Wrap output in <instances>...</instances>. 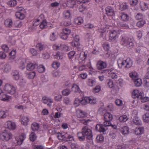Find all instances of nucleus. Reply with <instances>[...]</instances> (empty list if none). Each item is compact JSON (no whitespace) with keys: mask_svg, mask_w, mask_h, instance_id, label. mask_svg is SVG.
<instances>
[{"mask_svg":"<svg viewBox=\"0 0 149 149\" xmlns=\"http://www.w3.org/2000/svg\"><path fill=\"white\" fill-rule=\"evenodd\" d=\"M117 63L120 68L123 67L125 68H129L132 65V61L130 58H128L126 60H124L122 58H119L117 61Z\"/></svg>","mask_w":149,"mask_h":149,"instance_id":"nucleus-1","label":"nucleus"},{"mask_svg":"<svg viewBox=\"0 0 149 149\" xmlns=\"http://www.w3.org/2000/svg\"><path fill=\"white\" fill-rule=\"evenodd\" d=\"M12 137V134L6 130L0 133V139L1 140L4 142L8 141Z\"/></svg>","mask_w":149,"mask_h":149,"instance_id":"nucleus-2","label":"nucleus"},{"mask_svg":"<svg viewBox=\"0 0 149 149\" xmlns=\"http://www.w3.org/2000/svg\"><path fill=\"white\" fill-rule=\"evenodd\" d=\"M57 137L58 139L60 140L65 141H74V136L72 135L67 136L64 133L59 132L57 134Z\"/></svg>","mask_w":149,"mask_h":149,"instance_id":"nucleus-3","label":"nucleus"},{"mask_svg":"<svg viewBox=\"0 0 149 149\" xmlns=\"http://www.w3.org/2000/svg\"><path fill=\"white\" fill-rule=\"evenodd\" d=\"M82 132L86 139L89 140L92 139L93 135L92 131L87 126H85L82 129Z\"/></svg>","mask_w":149,"mask_h":149,"instance_id":"nucleus-4","label":"nucleus"},{"mask_svg":"<svg viewBox=\"0 0 149 149\" xmlns=\"http://www.w3.org/2000/svg\"><path fill=\"white\" fill-rule=\"evenodd\" d=\"M4 90L11 95H14L16 93V88L13 86L8 84H6Z\"/></svg>","mask_w":149,"mask_h":149,"instance_id":"nucleus-5","label":"nucleus"},{"mask_svg":"<svg viewBox=\"0 0 149 149\" xmlns=\"http://www.w3.org/2000/svg\"><path fill=\"white\" fill-rule=\"evenodd\" d=\"M109 34V41L110 42H113L118 38L119 33L118 31L112 30L110 31Z\"/></svg>","mask_w":149,"mask_h":149,"instance_id":"nucleus-6","label":"nucleus"},{"mask_svg":"<svg viewBox=\"0 0 149 149\" xmlns=\"http://www.w3.org/2000/svg\"><path fill=\"white\" fill-rule=\"evenodd\" d=\"M106 14L109 17H112L115 15L114 8L111 6H108L105 8Z\"/></svg>","mask_w":149,"mask_h":149,"instance_id":"nucleus-7","label":"nucleus"},{"mask_svg":"<svg viewBox=\"0 0 149 149\" xmlns=\"http://www.w3.org/2000/svg\"><path fill=\"white\" fill-rule=\"evenodd\" d=\"M6 127L10 130H15L16 127L15 123L10 120H8L5 123Z\"/></svg>","mask_w":149,"mask_h":149,"instance_id":"nucleus-8","label":"nucleus"},{"mask_svg":"<svg viewBox=\"0 0 149 149\" xmlns=\"http://www.w3.org/2000/svg\"><path fill=\"white\" fill-rule=\"evenodd\" d=\"M74 41L70 42L71 45L74 47L79 48L80 45L79 41L80 38L79 36L76 35L74 38Z\"/></svg>","mask_w":149,"mask_h":149,"instance_id":"nucleus-9","label":"nucleus"},{"mask_svg":"<svg viewBox=\"0 0 149 149\" xmlns=\"http://www.w3.org/2000/svg\"><path fill=\"white\" fill-rule=\"evenodd\" d=\"M26 135L24 133L20 135L15 137V140L17 145H20L25 139Z\"/></svg>","mask_w":149,"mask_h":149,"instance_id":"nucleus-10","label":"nucleus"},{"mask_svg":"<svg viewBox=\"0 0 149 149\" xmlns=\"http://www.w3.org/2000/svg\"><path fill=\"white\" fill-rule=\"evenodd\" d=\"M87 61L88 63L86 65L83 64L81 65H80L79 67V70L82 71L85 70L87 68H88L91 71H92L93 70V68L91 66L90 60H88Z\"/></svg>","mask_w":149,"mask_h":149,"instance_id":"nucleus-11","label":"nucleus"},{"mask_svg":"<svg viewBox=\"0 0 149 149\" xmlns=\"http://www.w3.org/2000/svg\"><path fill=\"white\" fill-rule=\"evenodd\" d=\"M108 72L109 76L112 78L115 79L117 78L118 76L117 74L118 73V71L116 69L111 68L108 70Z\"/></svg>","mask_w":149,"mask_h":149,"instance_id":"nucleus-12","label":"nucleus"},{"mask_svg":"<svg viewBox=\"0 0 149 149\" xmlns=\"http://www.w3.org/2000/svg\"><path fill=\"white\" fill-rule=\"evenodd\" d=\"M45 16L43 14H41L38 17L37 19H35L33 20V25L34 26H37L39 24L42 22L44 20Z\"/></svg>","mask_w":149,"mask_h":149,"instance_id":"nucleus-13","label":"nucleus"},{"mask_svg":"<svg viewBox=\"0 0 149 149\" xmlns=\"http://www.w3.org/2000/svg\"><path fill=\"white\" fill-rule=\"evenodd\" d=\"M79 55V63L81 62L83 64H84L87 60L86 59L87 54H86L84 52H82L80 53Z\"/></svg>","mask_w":149,"mask_h":149,"instance_id":"nucleus-14","label":"nucleus"},{"mask_svg":"<svg viewBox=\"0 0 149 149\" xmlns=\"http://www.w3.org/2000/svg\"><path fill=\"white\" fill-rule=\"evenodd\" d=\"M85 100L87 102V104L89 103L91 104H94L96 103V99L93 97H84Z\"/></svg>","mask_w":149,"mask_h":149,"instance_id":"nucleus-15","label":"nucleus"},{"mask_svg":"<svg viewBox=\"0 0 149 149\" xmlns=\"http://www.w3.org/2000/svg\"><path fill=\"white\" fill-rule=\"evenodd\" d=\"M42 100L44 104H47V106L50 107L52 105V103L53 102L52 99L48 97L44 96L42 97Z\"/></svg>","mask_w":149,"mask_h":149,"instance_id":"nucleus-16","label":"nucleus"},{"mask_svg":"<svg viewBox=\"0 0 149 149\" xmlns=\"http://www.w3.org/2000/svg\"><path fill=\"white\" fill-rule=\"evenodd\" d=\"M121 40L120 44L121 45L126 46L127 43H128L129 39L125 35L122 36H121Z\"/></svg>","mask_w":149,"mask_h":149,"instance_id":"nucleus-17","label":"nucleus"},{"mask_svg":"<svg viewBox=\"0 0 149 149\" xmlns=\"http://www.w3.org/2000/svg\"><path fill=\"white\" fill-rule=\"evenodd\" d=\"M120 17L121 20L124 22H127L130 19L129 15L123 12L121 13Z\"/></svg>","mask_w":149,"mask_h":149,"instance_id":"nucleus-18","label":"nucleus"},{"mask_svg":"<svg viewBox=\"0 0 149 149\" xmlns=\"http://www.w3.org/2000/svg\"><path fill=\"white\" fill-rule=\"evenodd\" d=\"M97 66L98 69L101 70L106 68L107 64L104 62L102 61H99L97 62Z\"/></svg>","mask_w":149,"mask_h":149,"instance_id":"nucleus-19","label":"nucleus"},{"mask_svg":"<svg viewBox=\"0 0 149 149\" xmlns=\"http://www.w3.org/2000/svg\"><path fill=\"white\" fill-rule=\"evenodd\" d=\"M95 129L98 131L100 132H104L105 131V129L104 125L101 124H97L96 125Z\"/></svg>","mask_w":149,"mask_h":149,"instance_id":"nucleus-20","label":"nucleus"},{"mask_svg":"<svg viewBox=\"0 0 149 149\" xmlns=\"http://www.w3.org/2000/svg\"><path fill=\"white\" fill-rule=\"evenodd\" d=\"M120 130L122 134L123 135L127 134L129 132V128L127 126H124L121 127Z\"/></svg>","mask_w":149,"mask_h":149,"instance_id":"nucleus-21","label":"nucleus"},{"mask_svg":"<svg viewBox=\"0 0 149 149\" xmlns=\"http://www.w3.org/2000/svg\"><path fill=\"white\" fill-rule=\"evenodd\" d=\"M29 119L26 116H23L21 118V122L22 125L26 126L28 125Z\"/></svg>","mask_w":149,"mask_h":149,"instance_id":"nucleus-22","label":"nucleus"},{"mask_svg":"<svg viewBox=\"0 0 149 149\" xmlns=\"http://www.w3.org/2000/svg\"><path fill=\"white\" fill-rule=\"evenodd\" d=\"M10 97L2 92L0 94V99L2 101H6L9 100Z\"/></svg>","mask_w":149,"mask_h":149,"instance_id":"nucleus-23","label":"nucleus"},{"mask_svg":"<svg viewBox=\"0 0 149 149\" xmlns=\"http://www.w3.org/2000/svg\"><path fill=\"white\" fill-rule=\"evenodd\" d=\"M77 112V116L79 118L84 117L87 116V113L86 112L80 109L78 110Z\"/></svg>","mask_w":149,"mask_h":149,"instance_id":"nucleus-24","label":"nucleus"},{"mask_svg":"<svg viewBox=\"0 0 149 149\" xmlns=\"http://www.w3.org/2000/svg\"><path fill=\"white\" fill-rule=\"evenodd\" d=\"M128 119V115L124 114L120 116L119 120L120 122H125L127 121Z\"/></svg>","mask_w":149,"mask_h":149,"instance_id":"nucleus-25","label":"nucleus"},{"mask_svg":"<svg viewBox=\"0 0 149 149\" xmlns=\"http://www.w3.org/2000/svg\"><path fill=\"white\" fill-rule=\"evenodd\" d=\"M144 132V128L142 127H137L135 130V133L137 135H141Z\"/></svg>","mask_w":149,"mask_h":149,"instance_id":"nucleus-26","label":"nucleus"},{"mask_svg":"<svg viewBox=\"0 0 149 149\" xmlns=\"http://www.w3.org/2000/svg\"><path fill=\"white\" fill-rule=\"evenodd\" d=\"M37 66L36 63H29L27 64L26 66V69L28 70H33Z\"/></svg>","mask_w":149,"mask_h":149,"instance_id":"nucleus-27","label":"nucleus"},{"mask_svg":"<svg viewBox=\"0 0 149 149\" xmlns=\"http://www.w3.org/2000/svg\"><path fill=\"white\" fill-rule=\"evenodd\" d=\"M141 93V92L139 93L138 90H134L132 93V96L133 98H137L139 99Z\"/></svg>","mask_w":149,"mask_h":149,"instance_id":"nucleus-28","label":"nucleus"},{"mask_svg":"<svg viewBox=\"0 0 149 149\" xmlns=\"http://www.w3.org/2000/svg\"><path fill=\"white\" fill-rule=\"evenodd\" d=\"M13 78L15 80H17L19 78V72L17 70H14L11 73Z\"/></svg>","mask_w":149,"mask_h":149,"instance_id":"nucleus-29","label":"nucleus"},{"mask_svg":"<svg viewBox=\"0 0 149 149\" xmlns=\"http://www.w3.org/2000/svg\"><path fill=\"white\" fill-rule=\"evenodd\" d=\"M74 22L78 25H80L83 23L84 20L82 17H78L74 19Z\"/></svg>","mask_w":149,"mask_h":149,"instance_id":"nucleus-30","label":"nucleus"},{"mask_svg":"<svg viewBox=\"0 0 149 149\" xmlns=\"http://www.w3.org/2000/svg\"><path fill=\"white\" fill-rule=\"evenodd\" d=\"M104 120L111 121L113 118L112 115L109 112L105 113L104 115Z\"/></svg>","mask_w":149,"mask_h":149,"instance_id":"nucleus-31","label":"nucleus"},{"mask_svg":"<svg viewBox=\"0 0 149 149\" xmlns=\"http://www.w3.org/2000/svg\"><path fill=\"white\" fill-rule=\"evenodd\" d=\"M118 26L122 29H127L129 28V26L126 24L122 22H118L117 23Z\"/></svg>","mask_w":149,"mask_h":149,"instance_id":"nucleus-32","label":"nucleus"},{"mask_svg":"<svg viewBox=\"0 0 149 149\" xmlns=\"http://www.w3.org/2000/svg\"><path fill=\"white\" fill-rule=\"evenodd\" d=\"M140 95H141L140 96V98L139 99L141 100L142 102H144L149 101V97H144V95L143 92H141Z\"/></svg>","mask_w":149,"mask_h":149,"instance_id":"nucleus-33","label":"nucleus"},{"mask_svg":"<svg viewBox=\"0 0 149 149\" xmlns=\"http://www.w3.org/2000/svg\"><path fill=\"white\" fill-rule=\"evenodd\" d=\"M13 22L11 19H8L6 20L4 22V24L5 26L7 27H10L12 26Z\"/></svg>","mask_w":149,"mask_h":149,"instance_id":"nucleus-34","label":"nucleus"},{"mask_svg":"<svg viewBox=\"0 0 149 149\" xmlns=\"http://www.w3.org/2000/svg\"><path fill=\"white\" fill-rule=\"evenodd\" d=\"M71 13L69 10H65L63 11V16L64 18L68 19L71 17Z\"/></svg>","mask_w":149,"mask_h":149,"instance_id":"nucleus-35","label":"nucleus"},{"mask_svg":"<svg viewBox=\"0 0 149 149\" xmlns=\"http://www.w3.org/2000/svg\"><path fill=\"white\" fill-rule=\"evenodd\" d=\"M134 82L135 86L137 87L140 86L142 84L141 79L138 78L134 80Z\"/></svg>","mask_w":149,"mask_h":149,"instance_id":"nucleus-36","label":"nucleus"},{"mask_svg":"<svg viewBox=\"0 0 149 149\" xmlns=\"http://www.w3.org/2000/svg\"><path fill=\"white\" fill-rule=\"evenodd\" d=\"M58 37L57 33L56 32H53L50 35L49 39L51 41H54Z\"/></svg>","mask_w":149,"mask_h":149,"instance_id":"nucleus-37","label":"nucleus"},{"mask_svg":"<svg viewBox=\"0 0 149 149\" xmlns=\"http://www.w3.org/2000/svg\"><path fill=\"white\" fill-rule=\"evenodd\" d=\"M140 6L141 10L143 11L147 10L148 8V5L143 2L140 3Z\"/></svg>","mask_w":149,"mask_h":149,"instance_id":"nucleus-38","label":"nucleus"},{"mask_svg":"<svg viewBox=\"0 0 149 149\" xmlns=\"http://www.w3.org/2000/svg\"><path fill=\"white\" fill-rule=\"evenodd\" d=\"M77 135L78 139L80 141H83L85 139V136L82 131L78 132Z\"/></svg>","mask_w":149,"mask_h":149,"instance_id":"nucleus-39","label":"nucleus"},{"mask_svg":"<svg viewBox=\"0 0 149 149\" xmlns=\"http://www.w3.org/2000/svg\"><path fill=\"white\" fill-rule=\"evenodd\" d=\"M134 123L136 125H140L141 124V121L138 117H135L133 119Z\"/></svg>","mask_w":149,"mask_h":149,"instance_id":"nucleus-40","label":"nucleus"},{"mask_svg":"<svg viewBox=\"0 0 149 149\" xmlns=\"http://www.w3.org/2000/svg\"><path fill=\"white\" fill-rule=\"evenodd\" d=\"M15 16L17 18L21 19H23L25 17L24 15V14L21 13L20 12H16L15 13Z\"/></svg>","mask_w":149,"mask_h":149,"instance_id":"nucleus-41","label":"nucleus"},{"mask_svg":"<svg viewBox=\"0 0 149 149\" xmlns=\"http://www.w3.org/2000/svg\"><path fill=\"white\" fill-rule=\"evenodd\" d=\"M45 46L43 43H38L37 44L36 47L37 50L41 51L43 49Z\"/></svg>","mask_w":149,"mask_h":149,"instance_id":"nucleus-42","label":"nucleus"},{"mask_svg":"<svg viewBox=\"0 0 149 149\" xmlns=\"http://www.w3.org/2000/svg\"><path fill=\"white\" fill-rule=\"evenodd\" d=\"M39 127V125L36 123H33L31 125V128L33 131L38 130Z\"/></svg>","mask_w":149,"mask_h":149,"instance_id":"nucleus-43","label":"nucleus"},{"mask_svg":"<svg viewBox=\"0 0 149 149\" xmlns=\"http://www.w3.org/2000/svg\"><path fill=\"white\" fill-rule=\"evenodd\" d=\"M17 3V2L16 0H11L8 1L7 3V4L10 7L15 6Z\"/></svg>","mask_w":149,"mask_h":149,"instance_id":"nucleus-44","label":"nucleus"},{"mask_svg":"<svg viewBox=\"0 0 149 149\" xmlns=\"http://www.w3.org/2000/svg\"><path fill=\"white\" fill-rule=\"evenodd\" d=\"M130 76L134 80L138 78V74L135 72H132L130 73Z\"/></svg>","mask_w":149,"mask_h":149,"instance_id":"nucleus-45","label":"nucleus"},{"mask_svg":"<svg viewBox=\"0 0 149 149\" xmlns=\"http://www.w3.org/2000/svg\"><path fill=\"white\" fill-rule=\"evenodd\" d=\"M128 6L125 2H123L120 6V9L121 10H126L128 8Z\"/></svg>","mask_w":149,"mask_h":149,"instance_id":"nucleus-46","label":"nucleus"},{"mask_svg":"<svg viewBox=\"0 0 149 149\" xmlns=\"http://www.w3.org/2000/svg\"><path fill=\"white\" fill-rule=\"evenodd\" d=\"M143 85L145 87H149V78L146 77L144 79Z\"/></svg>","mask_w":149,"mask_h":149,"instance_id":"nucleus-47","label":"nucleus"},{"mask_svg":"<svg viewBox=\"0 0 149 149\" xmlns=\"http://www.w3.org/2000/svg\"><path fill=\"white\" fill-rule=\"evenodd\" d=\"M70 50L69 47L65 45H61L60 50L64 51H68Z\"/></svg>","mask_w":149,"mask_h":149,"instance_id":"nucleus-48","label":"nucleus"},{"mask_svg":"<svg viewBox=\"0 0 149 149\" xmlns=\"http://www.w3.org/2000/svg\"><path fill=\"white\" fill-rule=\"evenodd\" d=\"M37 136L36 134L34 132H32L29 136L30 140L32 141L33 142L35 141L36 139Z\"/></svg>","mask_w":149,"mask_h":149,"instance_id":"nucleus-49","label":"nucleus"},{"mask_svg":"<svg viewBox=\"0 0 149 149\" xmlns=\"http://www.w3.org/2000/svg\"><path fill=\"white\" fill-rule=\"evenodd\" d=\"M143 120L145 122H149V113H146L143 116Z\"/></svg>","mask_w":149,"mask_h":149,"instance_id":"nucleus-50","label":"nucleus"},{"mask_svg":"<svg viewBox=\"0 0 149 149\" xmlns=\"http://www.w3.org/2000/svg\"><path fill=\"white\" fill-rule=\"evenodd\" d=\"M73 91L75 92H79L80 88L79 86L75 84H73L72 88Z\"/></svg>","mask_w":149,"mask_h":149,"instance_id":"nucleus-51","label":"nucleus"},{"mask_svg":"<svg viewBox=\"0 0 149 149\" xmlns=\"http://www.w3.org/2000/svg\"><path fill=\"white\" fill-rule=\"evenodd\" d=\"M37 70L40 73L44 72L45 70V67L42 65H40L37 68Z\"/></svg>","mask_w":149,"mask_h":149,"instance_id":"nucleus-52","label":"nucleus"},{"mask_svg":"<svg viewBox=\"0 0 149 149\" xmlns=\"http://www.w3.org/2000/svg\"><path fill=\"white\" fill-rule=\"evenodd\" d=\"M95 84V80L91 79H89L87 81V84L89 86H92Z\"/></svg>","mask_w":149,"mask_h":149,"instance_id":"nucleus-53","label":"nucleus"},{"mask_svg":"<svg viewBox=\"0 0 149 149\" xmlns=\"http://www.w3.org/2000/svg\"><path fill=\"white\" fill-rule=\"evenodd\" d=\"M96 141L98 142H102L104 140V137L102 135H98L96 138Z\"/></svg>","mask_w":149,"mask_h":149,"instance_id":"nucleus-54","label":"nucleus"},{"mask_svg":"<svg viewBox=\"0 0 149 149\" xmlns=\"http://www.w3.org/2000/svg\"><path fill=\"white\" fill-rule=\"evenodd\" d=\"M47 22L46 20H43L41 22L39 27L40 29H43L46 27L47 26Z\"/></svg>","mask_w":149,"mask_h":149,"instance_id":"nucleus-55","label":"nucleus"},{"mask_svg":"<svg viewBox=\"0 0 149 149\" xmlns=\"http://www.w3.org/2000/svg\"><path fill=\"white\" fill-rule=\"evenodd\" d=\"M60 65V63L58 61H55L52 64V67L54 69H57Z\"/></svg>","mask_w":149,"mask_h":149,"instance_id":"nucleus-56","label":"nucleus"},{"mask_svg":"<svg viewBox=\"0 0 149 149\" xmlns=\"http://www.w3.org/2000/svg\"><path fill=\"white\" fill-rule=\"evenodd\" d=\"M61 33L68 36L71 33V30L68 28H65L63 29Z\"/></svg>","mask_w":149,"mask_h":149,"instance_id":"nucleus-57","label":"nucleus"},{"mask_svg":"<svg viewBox=\"0 0 149 149\" xmlns=\"http://www.w3.org/2000/svg\"><path fill=\"white\" fill-rule=\"evenodd\" d=\"M16 50H13L9 53V55L10 56V58L14 59L15 57Z\"/></svg>","mask_w":149,"mask_h":149,"instance_id":"nucleus-58","label":"nucleus"},{"mask_svg":"<svg viewBox=\"0 0 149 149\" xmlns=\"http://www.w3.org/2000/svg\"><path fill=\"white\" fill-rule=\"evenodd\" d=\"M11 69V67L10 65L7 64L4 65V72H9Z\"/></svg>","mask_w":149,"mask_h":149,"instance_id":"nucleus-59","label":"nucleus"},{"mask_svg":"<svg viewBox=\"0 0 149 149\" xmlns=\"http://www.w3.org/2000/svg\"><path fill=\"white\" fill-rule=\"evenodd\" d=\"M75 54V52L74 51L70 52L68 54V56L69 59H72Z\"/></svg>","mask_w":149,"mask_h":149,"instance_id":"nucleus-60","label":"nucleus"},{"mask_svg":"<svg viewBox=\"0 0 149 149\" xmlns=\"http://www.w3.org/2000/svg\"><path fill=\"white\" fill-rule=\"evenodd\" d=\"M103 47L104 50L106 51H107L109 49L110 45L108 43H104L103 44Z\"/></svg>","mask_w":149,"mask_h":149,"instance_id":"nucleus-61","label":"nucleus"},{"mask_svg":"<svg viewBox=\"0 0 149 149\" xmlns=\"http://www.w3.org/2000/svg\"><path fill=\"white\" fill-rule=\"evenodd\" d=\"M101 87L100 86H97L93 90V92L94 93L99 92L101 90Z\"/></svg>","mask_w":149,"mask_h":149,"instance_id":"nucleus-62","label":"nucleus"},{"mask_svg":"<svg viewBox=\"0 0 149 149\" xmlns=\"http://www.w3.org/2000/svg\"><path fill=\"white\" fill-rule=\"evenodd\" d=\"M145 23V21L144 20H142L141 21L138 22L137 23L136 25L139 27H142Z\"/></svg>","mask_w":149,"mask_h":149,"instance_id":"nucleus-63","label":"nucleus"},{"mask_svg":"<svg viewBox=\"0 0 149 149\" xmlns=\"http://www.w3.org/2000/svg\"><path fill=\"white\" fill-rule=\"evenodd\" d=\"M79 10L80 12L84 13H86L87 10V9L86 8L84 7V6L81 5L79 6Z\"/></svg>","mask_w":149,"mask_h":149,"instance_id":"nucleus-64","label":"nucleus"}]
</instances>
